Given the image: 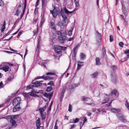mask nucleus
I'll use <instances>...</instances> for the list:
<instances>
[{
	"label": "nucleus",
	"mask_w": 129,
	"mask_h": 129,
	"mask_svg": "<svg viewBox=\"0 0 129 129\" xmlns=\"http://www.w3.org/2000/svg\"><path fill=\"white\" fill-rule=\"evenodd\" d=\"M74 11L73 10L72 11H69L66 9H64L65 12L64 13L62 9H61L60 12L58 11H56L55 9V7H54V9L53 11H50V13L52 14L53 16H56L57 15H61V16H65V14L66 13L67 14H71Z\"/></svg>",
	"instance_id": "f257e3e1"
},
{
	"label": "nucleus",
	"mask_w": 129,
	"mask_h": 129,
	"mask_svg": "<svg viewBox=\"0 0 129 129\" xmlns=\"http://www.w3.org/2000/svg\"><path fill=\"white\" fill-rule=\"evenodd\" d=\"M19 116V115H12L10 116H7L2 118L6 119L8 120H9L10 119V121L12 124V126L15 127L17 126V124L16 123V121L15 120H16L17 119Z\"/></svg>",
	"instance_id": "f03ea898"
},
{
	"label": "nucleus",
	"mask_w": 129,
	"mask_h": 129,
	"mask_svg": "<svg viewBox=\"0 0 129 129\" xmlns=\"http://www.w3.org/2000/svg\"><path fill=\"white\" fill-rule=\"evenodd\" d=\"M63 19V22L62 23L60 22H59L57 23V25L60 26L61 28L62 26H65L66 27L67 24L68 22V19L67 17H62Z\"/></svg>",
	"instance_id": "7ed1b4c3"
},
{
	"label": "nucleus",
	"mask_w": 129,
	"mask_h": 129,
	"mask_svg": "<svg viewBox=\"0 0 129 129\" xmlns=\"http://www.w3.org/2000/svg\"><path fill=\"white\" fill-rule=\"evenodd\" d=\"M96 44L98 46L100 45L101 44V34L97 31L96 34Z\"/></svg>",
	"instance_id": "20e7f679"
},
{
	"label": "nucleus",
	"mask_w": 129,
	"mask_h": 129,
	"mask_svg": "<svg viewBox=\"0 0 129 129\" xmlns=\"http://www.w3.org/2000/svg\"><path fill=\"white\" fill-rule=\"evenodd\" d=\"M0 69H2L5 72L8 71L9 70V66L6 63L3 62L0 65Z\"/></svg>",
	"instance_id": "39448f33"
},
{
	"label": "nucleus",
	"mask_w": 129,
	"mask_h": 129,
	"mask_svg": "<svg viewBox=\"0 0 129 129\" xmlns=\"http://www.w3.org/2000/svg\"><path fill=\"white\" fill-rule=\"evenodd\" d=\"M66 32L65 30L63 32V33L60 36H59L58 39L59 41L62 43H63L66 39Z\"/></svg>",
	"instance_id": "423d86ee"
},
{
	"label": "nucleus",
	"mask_w": 129,
	"mask_h": 129,
	"mask_svg": "<svg viewBox=\"0 0 129 129\" xmlns=\"http://www.w3.org/2000/svg\"><path fill=\"white\" fill-rule=\"evenodd\" d=\"M21 100V99L20 97L17 98L13 101L12 102L13 105L14 106H19Z\"/></svg>",
	"instance_id": "0eeeda50"
},
{
	"label": "nucleus",
	"mask_w": 129,
	"mask_h": 129,
	"mask_svg": "<svg viewBox=\"0 0 129 129\" xmlns=\"http://www.w3.org/2000/svg\"><path fill=\"white\" fill-rule=\"evenodd\" d=\"M54 49L56 53L61 54V46H60L54 45Z\"/></svg>",
	"instance_id": "6e6552de"
},
{
	"label": "nucleus",
	"mask_w": 129,
	"mask_h": 129,
	"mask_svg": "<svg viewBox=\"0 0 129 129\" xmlns=\"http://www.w3.org/2000/svg\"><path fill=\"white\" fill-rule=\"evenodd\" d=\"M116 115L118 118L121 121L124 122H126V120L123 114L121 113H119L117 114Z\"/></svg>",
	"instance_id": "1a4fd4ad"
},
{
	"label": "nucleus",
	"mask_w": 129,
	"mask_h": 129,
	"mask_svg": "<svg viewBox=\"0 0 129 129\" xmlns=\"http://www.w3.org/2000/svg\"><path fill=\"white\" fill-rule=\"evenodd\" d=\"M22 9V5L21 4H19L17 8L16 12L15 14V15L16 16L19 15Z\"/></svg>",
	"instance_id": "9d476101"
},
{
	"label": "nucleus",
	"mask_w": 129,
	"mask_h": 129,
	"mask_svg": "<svg viewBox=\"0 0 129 129\" xmlns=\"http://www.w3.org/2000/svg\"><path fill=\"white\" fill-rule=\"evenodd\" d=\"M42 82V81H36L34 82V81H33L32 82V84H34V87H40L42 85V84L41 83Z\"/></svg>",
	"instance_id": "9b49d317"
},
{
	"label": "nucleus",
	"mask_w": 129,
	"mask_h": 129,
	"mask_svg": "<svg viewBox=\"0 0 129 129\" xmlns=\"http://www.w3.org/2000/svg\"><path fill=\"white\" fill-rule=\"evenodd\" d=\"M122 8V11L123 13L124 14V15L126 16L127 15V12L125 6V5L124 4V3L123 2H122L121 3Z\"/></svg>",
	"instance_id": "f8f14e48"
},
{
	"label": "nucleus",
	"mask_w": 129,
	"mask_h": 129,
	"mask_svg": "<svg viewBox=\"0 0 129 129\" xmlns=\"http://www.w3.org/2000/svg\"><path fill=\"white\" fill-rule=\"evenodd\" d=\"M114 94L115 96H118L119 95L118 92L117 90L113 89L111 91V93L109 95V96H111L112 94Z\"/></svg>",
	"instance_id": "ddd939ff"
},
{
	"label": "nucleus",
	"mask_w": 129,
	"mask_h": 129,
	"mask_svg": "<svg viewBox=\"0 0 129 129\" xmlns=\"http://www.w3.org/2000/svg\"><path fill=\"white\" fill-rule=\"evenodd\" d=\"M80 46V45L78 44L74 47L73 51L74 56H76L77 49Z\"/></svg>",
	"instance_id": "4468645a"
},
{
	"label": "nucleus",
	"mask_w": 129,
	"mask_h": 129,
	"mask_svg": "<svg viewBox=\"0 0 129 129\" xmlns=\"http://www.w3.org/2000/svg\"><path fill=\"white\" fill-rule=\"evenodd\" d=\"M81 99L84 102H91V100L90 99L84 96H82L81 97Z\"/></svg>",
	"instance_id": "2eb2a0df"
},
{
	"label": "nucleus",
	"mask_w": 129,
	"mask_h": 129,
	"mask_svg": "<svg viewBox=\"0 0 129 129\" xmlns=\"http://www.w3.org/2000/svg\"><path fill=\"white\" fill-rule=\"evenodd\" d=\"M50 28H51L53 30L56 31L55 25L54 22H53L51 21L50 22Z\"/></svg>",
	"instance_id": "dca6fc26"
},
{
	"label": "nucleus",
	"mask_w": 129,
	"mask_h": 129,
	"mask_svg": "<svg viewBox=\"0 0 129 129\" xmlns=\"http://www.w3.org/2000/svg\"><path fill=\"white\" fill-rule=\"evenodd\" d=\"M48 104L46 103V104L45 105L43 108H40L39 109V110L40 111V113H43L45 112L44 111H45L46 109V106L48 105Z\"/></svg>",
	"instance_id": "f3484780"
},
{
	"label": "nucleus",
	"mask_w": 129,
	"mask_h": 129,
	"mask_svg": "<svg viewBox=\"0 0 129 129\" xmlns=\"http://www.w3.org/2000/svg\"><path fill=\"white\" fill-rule=\"evenodd\" d=\"M99 73L98 72H96L91 75V77L93 78H97L98 75L99 74Z\"/></svg>",
	"instance_id": "a211bd4d"
},
{
	"label": "nucleus",
	"mask_w": 129,
	"mask_h": 129,
	"mask_svg": "<svg viewBox=\"0 0 129 129\" xmlns=\"http://www.w3.org/2000/svg\"><path fill=\"white\" fill-rule=\"evenodd\" d=\"M111 111L114 113H118L120 112L121 110L119 109H116L115 108H113L111 110Z\"/></svg>",
	"instance_id": "6ab92c4d"
},
{
	"label": "nucleus",
	"mask_w": 129,
	"mask_h": 129,
	"mask_svg": "<svg viewBox=\"0 0 129 129\" xmlns=\"http://www.w3.org/2000/svg\"><path fill=\"white\" fill-rule=\"evenodd\" d=\"M36 125L37 126V129H39L40 124V118H39L36 121Z\"/></svg>",
	"instance_id": "aec40b11"
},
{
	"label": "nucleus",
	"mask_w": 129,
	"mask_h": 129,
	"mask_svg": "<svg viewBox=\"0 0 129 129\" xmlns=\"http://www.w3.org/2000/svg\"><path fill=\"white\" fill-rule=\"evenodd\" d=\"M78 64L77 70H78L80 69L81 66H83V65L81 64V63H83V62H81L79 61H78Z\"/></svg>",
	"instance_id": "412c9836"
},
{
	"label": "nucleus",
	"mask_w": 129,
	"mask_h": 129,
	"mask_svg": "<svg viewBox=\"0 0 129 129\" xmlns=\"http://www.w3.org/2000/svg\"><path fill=\"white\" fill-rule=\"evenodd\" d=\"M6 23L5 21H4V23L2 26L1 29V31L2 32H3L4 31L6 28Z\"/></svg>",
	"instance_id": "4be33fe9"
},
{
	"label": "nucleus",
	"mask_w": 129,
	"mask_h": 129,
	"mask_svg": "<svg viewBox=\"0 0 129 129\" xmlns=\"http://www.w3.org/2000/svg\"><path fill=\"white\" fill-rule=\"evenodd\" d=\"M45 19L44 18V17H42L40 23L39 25V26L40 27H41L43 25L45 21Z\"/></svg>",
	"instance_id": "5701e85b"
},
{
	"label": "nucleus",
	"mask_w": 129,
	"mask_h": 129,
	"mask_svg": "<svg viewBox=\"0 0 129 129\" xmlns=\"http://www.w3.org/2000/svg\"><path fill=\"white\" fill-rule=\"evenodd\" d=\"M124 53L126 54L127 56V58L125 60H128L129 57V49L128 50L126 49Z\"/></svg>",
	"instance_id": "b1692460"
},
{
	"label": "nucleus",
	"mask_w": 129,
	"mask_h": 129,
	"mask_svg": "<svg viewBox=\"0 0 129 129\" xmlns=\"http://www.w3.org/2000/svg\"><path fill=\"white\" fill-rule=\"evenodd\" d=\"M86 57V56L85 54L83 53H81L80 54V59L82 60L84 59Z\"/></svg>",
	"instance_id": "393cba45"
},
{
	"label": "nucleus",
	"mask_w": 129,
	"mask_h": 129,
	"mask_svg": "<svg viewBox=\"0 0 129 129\" xmlns=\"http://www.w3.org/2000/svg\"><path fill=\"white\" fill-rule=\"evenodd\" d=\"M53 95V93H51L50 95H49V94H47V93H44L43 95L45 97H46L47 98H48L49 97H49H50V98Z\"/></svg>",
	"instance_id": "a878e982"
},
{
	"label": "nucleus",
	"mask_w": 129,
	"mask_h": 129,
	"mask_svg": "<svg viewBox=\"0 0 129 129\" xmlns=\"http://www.w3.org/2000/svg\"><path fill=\"white\" fill-rule=\"evenodd\" d=\"M96 64V65H99L101 64L99 58L98 57H96L95 59Z\"/></svg>",
	"instance_id": "bb28decb"
},
{
	"label": "nucleus",
	"mask_w": 129,
	"mask_h": 129,
	"mask_svg": "<svg viewBox=\"0 0 129 129\" xmlns=\"http://www.w3.org/2000/svg\"><path fill=\"white\" fill-rule=\"evenodd\" d=\"M20 109V108L19 106H15L13 108V112H16L17 111L19 110Z\"/></svg>",
	"instance_id": "cd10ccee"
},
{
	"label": "nucleus",
	"mask_w": 129,
	"mask_h": 129,
	"mask_svg": "<svg viewBox=\"0 0 129 129\" xmlns=\"http://www.w3.org/2000/svg\"><path fill=\"white\" fill-rule=\"evenodd\" d=\"M109 100V98H105L104 100L102 102V104L106 103L108 102Z\"/></svg>",
	"instance_id": "c85d7f7f"
},
{
	"label": "nucleus",
	"mask_w": 129,
	"mask_h": 129,
	"mask_svg": "<svg viewBox=\"0 0 129 129\" xmlns=\"http://www.w3.org/2000/svg\"><path fill=\"white\" fill-rule=\"evenodd\" d=\"M125 107L129 110V103L127 100L125 101Z\"/></svg>",
	"instance_id": "c756f323"
},
{
	"label": "nucleus",
	"mask_w": 129,
	"mask_h": 129,
	"mask_svg": "<svg viewBox=\"0 0 129 129\" xmlns=\"http://www.w3.org/2000/svg\"><path fill=\"white\" fill-rule=\"evenodd\" d=\"M40 114L42 116V119L43 120L45 119L46 117V113L44 112L43 113H41Z\"/></svg>",
	"instance_id": "7c9ffc66"
},
{
	"label": "nucleus",
	"mask_w": 129,
	"mask_h": 129,
	"mask_svg": "<svg viewBox=\"0 0 129 129\" xmlns=\"http://www.w3.org/2000/svg\"><path fill=\"white\" fill-rule=\"evenodd\" d=\"M23 95L25 97L28 98L29 97L30 95L29 93V92L28 93H24L23 94Z\"/></svg>",
	"instance_id": "2f4dec72"
},
{
	"label": "nucleus",
	"mask_w": 129,
	"mask_h": 129,
	"mask_svg": "<svg viewBox=\"0 0 129 129\" xmlns=\"http://www.w3.org/2000/svg\"><path fill=\"white\" fill-rule=\"evenodd\" d=\"M34 87V85L31 84L28 85L26 87L27 89H30L32 88L33 87Z\"/></svg>",
	"instance_id": "473e14b6"
},
{
	"label": "nucleus",
	"mask_w": 129,
	"mask_h": 129,
	"mask_svg": "<svg viewBox=\"0 0 129 129\" xmlns=\"http://www.w3.org/2000/svg\"><path fill=\"white\" fill-rule=\"evenodd\" d=\"M40 42V40L39 39L38 41V44L37 45V48L36 49V51H39V49L40 47V44H39Z\"/></svg>",
	"instance_id": "72a5a7b5"
},
{
	"label": "nucleus",
	"mask_w": 129,
	"mask_h": 129,
	"mask_svg": "<svg viewBox=\"0 0 129 129\" xmlns=\"http://www.w3.org/2000/svg\"><path fill=\"white\" fill-rule=\"evenodd\" d=\"M81 120L83 121V124H84L87 121V119L85 117L82 118Z\"/></svg>",
	"instance_id": "f704fd0d"
},
{
	"label": "nucleus",
	"mask_w": 129,
	"mask_h": 129,
	"mask_svg": "<svg viewBox=\"0 0 129 129\" xmlns=\"http://www.w3.org/2000/svg\"><path fill=\"white\" fill-rule=\"evenodd\" d=\"M111 68L114 71L117 69V67L116 65H112L111 66Z\"/></svg>",
	"instance_id": "c9c22d12"
},
{
	"label": "nucleus",
	"mask_w": 129,
	"mask_h": 129,
	"mask_svg": "<svg viewBox=\"0 0 129 129\" xmlns=\"http://www.w3.org/2000/svg\"><path fill=\"white\" fill-rule=\"evenodd\" d=\"M26 6H24V9L22 8V13L21 14V16H23L24 15V12H25V9L26 8Z\"/></svg>",
	"instance_id": "e433bc0d"
},
{
	"label": "nucleus",
	"mask_w": 129,
	"mask_h": 129,
	"mask_svg": "<svg viewBox=\"0 0 129 129\" xmlns=\"http://www.w3.org/2000/svg\"><path fill=\"white\" fill-rule=\"evenodd\" d=\"M79 0H75V2L76 6L77 7H78L79 6Z\"/></svg>",
	"instance_id": "4c0bfd02"
},
{
	"label": "nucleus",
	"mask_w": 129,
	"mask_h": 129,
	"mask_svg": "<svg viewBox=\"0 0 129 129\" xmlns=\"http://www.w3.org/2000/svg\"><path fill=\"white\" fill-rule=\"evenodd\" d=\"M102 52L103 53V57H104L106 53V50L105 49L104 47L102 48Z\"/></svg>",
	"instance_id": "58836bf2"
},
{
	"label": "nucleus",
	"mask_w": 129,
	"mask_h": 129,
	"mask_svg": "<svg viewBox=\"0 0 129 129\" xmlns=\"http://www.w3.org/2000/svg\"><path fill=\"white\" fill-rule=\"evenodd\" d=\"M52 86L48 87L46 89V91L47 92H49L51 91L52 90Z\"/></svg>",
	"instance_id": "ea45409f"
},
{
	"label": "nucleus",
	"mask_w": 129,
	"mask_h": 129,
	"mask_svg": "<svg viewBox=\"0 0 129 129\" xmlns=\"http://www.w3.org/2000/svg\"><path fill=\"white\" fill-rule=\"evenodd\" d=\"M47 84L48 85H50L51 86L54 85L53 82L52 81H50L49 83H48Z\"/></svg>",
	"instance_id": "a19ab883"
},
{
	"label": "nucleus",
	"mask_w": 129,
	"mask_h": 129,
	"mask_svg": "<svg viewBox=\"0 0 129 129\" xmlns=\"http://www.w3.org/2000/svg\"><path fill=\"white\" fill-rule=\"evenodd\" d=\"M56 31V33H57V34L58 35H60V34H61V35H62V33H63V32H62V30H61L60 31Z\"/></svg>",
	"instance_id": "79ce46f5"
},
{
	"label": "nucleus",
	"mask_w": 129,
	"mask_h": 129,
	"mask_svg": "<svg viewBox=\"0 0 129 129\" xmlns=\"http://www.w3.org/2000/svg\"><path fill=\"white\" fill-rule=\"evenodd\" d=\"M67 88V86H65L63 87V89L61 91V92H63L64 93L65 91H66V90Z\"/></svg>",
	"instance_id": "37998d69"
},
{
	"label": "nucleus",
	"mask_w": 129,
	"mask_h": 129,
	"mask_svg": "<svg viewBox=\"0 0 129 129\" xmlns=\"http://www.w3.org/2000/svg\"><path fill=\"white\" fill-rule=\"evenodd\" d=\"M57 54L54 55V56L55 59H58L59 58V56L58 55L59 54Z\"/></svg>",
	"instance_id": "c03bdc74"
},
{
	"label": "nucleus",
	"mask_w": 129,
	"mask_h": 129,
	"mask_svg": "<svg viewBox=\"0 0 129 129\" xmlns=\"http://www.w3.org/2000/svg\"><path fill=\"white\" fill-rule=\"evenodd\" d=\"M41 78L44 79L45 80H46L48 79L49 77L48 76L44 77L43 76H42Z\"/></svg>",
	"instance_id": "a18cd8bd"
},
{
	"label": "nucleus",
	"mask_w": 129,
	"mask_h": 129,
	"mask_svg": "<svg viewBox=\"0 0 129 129\" xmlns=\"http://www.w3.org/2000/svg\"><path fill=\"white\" fill-rule=\"evenodd\" d=\"M55 72H54L52 73H47L46 75H55Z\"/></svg>",
	"instance_id": "49530a36"
},
{
	"label": "nucleus",
	"mask_w": 129,
	"mask_h": 129,
	"mask_svg": "<svg viewBox=\"0 0 129 129\" xmlns=\"http://www.w3.org/2000/svg\"><path fill=\"white\" fill-rule=\"evenodd\" d=\"M78 85H79V84L77 85V86H76L75 85H74L73 86H70L69 87V89L70 90L72 89H73L74 88V87H77Z\"/></svg>",
	"instance_id": "de8ad7c7"
},
{
	"label": "nucleus",
	"mask_w": 129,
	"mask_h": 129,
	"mask_svg": "<svg viewBox=\"0 0 129 129\" xmlns=\"http://www.w3.org/2000/svg\"><path fill=\"white\" fill-rule=\"evenodd\" d=\"M123 43L122 42H120L119 43V46L122 47H123Z\"/></svg>",
	"instance_id": "09e8293b"
},
{
	"label": "nucleus",
	"mask_w": 129,
	"mask_h": 129,
	"mask_svg": "<svg viewBox=\"0 0 129 129\" xmlns=\"http://www.w3.org/2000/svg\"><path fill=\"white\" fill-rule=\"evenodd\" d=\"M110 42H112L113 40V38L112 35H110Z\"/></svg>",
	"instance_id": "8fccbe9b"
},
{
	"label": "nucleus",
	"mask_w": 129,
	"mask_h": 129,
	"mask_svg": "<svg viewBox=\"0 0 129 129\" xmlns=\"http://www.w3.org/2000/svg\"><path fill=\"white\" fill-rule=\"evenodd\" d=\"M22 33L23 31H20L18 33V35L17 37V38H19L20 36L22 34Z\"/></svg>",
	"instance_id": "3c124183"
},
{
	"label": "nucleus",
	"mask_w": 129,
	"mask_h": 129,
	"mask_svg": "<svg viewBox=\"0 0 129 129\" xmlns=\"http://www.w3.org/2000/svg\"><path fill=\"white\" fill-rule=\"evenodd\" d=\"M80 123V129H81L82 128L83 126L84 125V124H83V123H82V122H79Z\"/></svg>",
	"instance_id": "603ef678"
},
{
	"label": "nucleus",
	"mask_w": 129,
	"mask_h": 129,
	"mask_svg": "<svg viewBox=\"0 0 129 129\" xmlns=\"http://www.w3.org/2000/svg\"><path fill=\"white\" fill-rule=\"evenodd\" d=\"M4 86V85L3 84V82L1 81L0 82V88H3Z\"/></svg>",
	"instance_id": "864d4df0"
},
{
	"label": "nucleus",
	"mask_w": 129,
	"mask_h": 129,
	"mask_svg": "<svg viewBox=\"0 0 129 129\" xmlns=\"http://www.w3.org/2000/svg\"><path fill=\"white\" fill-rule=\"evenodd\" d=\"M79 120V119L78 118H76L74 120V123H76L78 122Z\"/></svg>",
	"instance_id": "5fc2aeb1"
},
{
	"label": "nucleus",
	"mask_w": 129,
	"mask_h": 129,
	"mask_svg": "<svg viewBox=\"0 0 129 129\" xmlns=\"http://www.w3.org/2000/svg\"><path fill=\"white\" fill-rule=\"evenodd\" d=\"M72 106L71 104H70L69 106L68 111L69 112H71L72 111Z\"/></svg>",
	"instance_id": "6e6d98bb"
},
{
	"label": "nucleus",
	"mask_w": 129,
	"mask_h": 129,
	"mask_svg": "<svg viewBox=\"0 0 129 129\" xmlns=\"http://www.w3.org/2000/svg\"><path fill=\"white\" fill-rule=\"evenodd\" d=\"M101 109L100 108H99L97 109V111L96 112V113H99L100 112H101Z\"/></svg>",
	"instance_id": "4d7b16f0"
},
{
	"label": "nucleus",
	"mask_w": 129,
	"mask_h": 129,
	"mask_svg": "<svg viewBox=\"0 0 129 129\" xmlns=\"http://www.w3.org/2000/svg\"><path fill=\"white\" fill-rule=\"evenodd\" d=\"M87 104L90 105L92 106H94L95 105L94 103L92 102L91 103H87Z\"/></svg>",
	"instance_id": "13d9d810"
},
{
	"label": "nucleus",
	"mask_w": 129,
	"mask_h": 129,
	"mask_svg": "<svg viewBox=\"0 0 129 129\" xmlns=\"http://www.w3.org/2000/svg\"><path fill=\"white\" fill-rule=\"evenodd\" d=\"M64 93L63 92H61V94H60V99H62V98H63L64 95Z\"/></svg>",
	"instance_id": "bf43d9fd"
},
{
	"label": "nucleus",
	"mask_w": 129,
	"mask_h": 129,
	"mask_svg": "<svg viewBox=\"0 0 129 129\" xmlns=\"http://www.w3.org/2000/svg\"><path fill=\"white\" fill-rule=\"evenodd\" d=\"M29 93L30 95L31 96H34L35 95V93H33L31 91V92Z\"/></svg>",
	"instance_id": "052dcab7"
},
{
	"label": "nucleus",
	"mask_w": 129,
	"mask_h": 129,
	"mask_svg": "<svg viewBox=\"0 0 129 129\" xmlns=\"http://www.w3.org/2000/svg\"><path fill=\"white\" fill-rule=\"evenodd\" d=\"M46 62H43L41 63V65L42 66H43L45 67H46L45 65L46 64Z\"/></svg>",
	"instance_id": "680f3d73"
},
{
	"label": "nucleus",
	"mask_w": 129,
	"mask_h": 129,
	"mask_svg": "<svg viewBox=\"0 0 129 129\" xmlns=\"http://www.w3.org/2000/svg\"><path fill=\"white\" fill-rule=\"evenodd\" d=\"M38 18H34V19H33V23L34 24H35L36 23V22L37 21V20H38Z\"/></svg>",
	"instance_id": "e2e57ef3"
},
{
	"label": "nucleus",
	"mask_w": 129,
	"mask_h": 129,
	"mask_svg": "<svg viewBox=\"0 0 129 129\" xmlns=\"http://www.w3.org/2000/svg\"><path fill=\"white\" fill-rule=\"evenodd\" d=\"M12 78L10 77L9 76L7 79V80L8 81H10L12 80Z\"/></svg>",
	"instance_id": "0e129e2a"
},
{
	"label": "nucleus",
	"mask_w": 129,
	"mask_h": 129,
	"mask_svg": "<svg viewBox=\"0 0 129 129\" xmlns=\"http://www.w3.org/2000/svg\"><path fill=\"white\" fill-rule=\"evenodd\" d=\"M72 30H70L68 32L69 35V36H70L72 34Z\"/></svg>",
	"instance_id": "69168bd1"
},
{
	"label": "nucleus",
	"mask_w": 129,
	"mask_h": 129,
	"mask_svg": "<svg viewBox=\"0 0 129 129\" xmlns=\"http://www.w3.org/2000/svg\"><path fill=\"white\" fill-rule=\"evenodd\" d=\"M73 37H72L70 38L69 39H68L67 40L68 41H71L73 40Z\"/></svg>",
	"instance_id": "338daca9"
},
{
	"label": "nucleus",
	"mask_w": 129,
	"mask_h": 129,
	"mask_svg": "<svg viewBox=\"0 0 129 129\" xmlns=\"http://www.w3.org/2000/svg\"><path fill=\"white\" fill-rule=\"evenodd\" d=\"M67 48V47H63L62 46H61V50H65Z\"/></svg>",
	"instance_id": "774afa93"
}]
</instances>
